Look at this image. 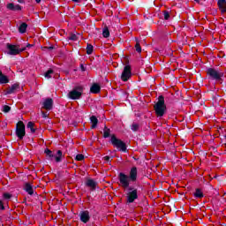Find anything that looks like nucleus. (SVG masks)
<instances>
[{"label": "nucleus", "instance_id": "obj_1", "mask_svg": "<svg viewBox=\"0 0 226 226\" xmlns=\"http://www.w3.org/2000/svg\"><path fill=\"white\" fill-rule=\"evenodd\" d=\"M137 176H138V171H137V167H132L129 172V176L120 172L118 174V180L120 183V186L122 188H128L130 186V182L131 183H135L137 181Z\"/></svg>", "mask_w": 226, "mask_h": 226}, {"label": "nucleus", "instance_id": "obj_2", "mask_svg": "<svg viewBox=\"0 0 226 226\" xmlns=\"http://www.w3.org/2000/svg\"><path fill=\"white\" fill-rule=\"evenodd\" d=\"M154 110L157 117H163L167 112V104H165V97L159 95L157 102L154 105Z\"/></svg>", "mask_w": 226, "mask_h": 226}, {"label": "nucleus", "instance_id": "obj_3", "mask_svg": "<svg viewBox=\"0 0 226 226\" xmlns=\"http://www.w3.org/2000/svg\"><path fill=\"white\" fill-rule=\"evenodd\" d=\"M207 75L208 77V80H215L219 84H223V77H225V73L215 68H208L207 69Z\"/></svg>", "mask_w": 226, "mask_h": 226}, {"label": "nucleus", "instance_id": "obj_4", "mask_svg": "<svg viewBox=\"0 0 226 226\" xmlns=\"http://www.w3.org/2000/svg\"><path fill=\"white\" fill-rule=\"evenodd\" d=\"M110 142L114 147H117V149H119V151H122V153H127L128 148L126 147V143L124 141L117 139L116 135H111Z\"/></svg>", "mask_w": 226, "mask_h": 226}, {"label": "nucleus", "instance_id": "obj_5", "mask_svg": "<svg viewBox=\"0 0 226 226\" xmlns=\"http://www.w3.org/2000/svg\"><path fill=\"white\" fill-rule=\"evenodd\" d=\"M83 93L84 87L76 86L71 92L68 93V98H70V100H80V98H82Z\"/></svg>", "mask_w": 226, "mask_h": 226}, {"label": "nucleus", "instance_id": "obj_6", "mask_svg": "<svg viewBox=\"0 0 226 226\" xmlns=\"http://www.w3.org/2000/svg\"><path fill=\"white\" fill-rule=\"evenodd\" d=\"M16 137H18L19 140H22V139L26 137V124H24L22 121H19L16 124Z\"/></svg>", "mask_w": 226, "mask_h": 226}, {"label": "nucleus", "instance_id": "obj_7", "mask_svg": "<svg viewBox=\"0 0 226 226\" xmlns=\"http://www.w3.org/2000/svg\"><path fill=\"white\" fill-rule=\"evenodd\" d=\"M44 153L49 160H52L53 158H55V161L56 162V163H60V162H62L63 151L57 150L56 152L57 156L54 155L52 151L49 148H45Z\"/></svg>", "mask_w": 226, "mask_h": 226}, {"label": "nucleus", "instance_id": "obj_8", "mask_svg": "<svg viewBox=\"0 0 226 226\" xmlns=\"http://www.w3.org/2000/svg\"><path fill=\"white\" fill-rule=\"evenodd\" d=\"M137 199H139V191L137 189L126 193V204H133Z\"/></svg>", "mask_w": 226, "mask_h": 226}, {"label": "nucleus", "instance_id": "obj_9", "mask_svg": "<svg viewBox=\"0 0 226 226\" xmlns=\"http://www.w3.org/2000/svg\"><path fill=\"white\" fill-rule=\"evenodd\" d=\"M131 78H132V66L125 65L124 67V71L122 72L121 80H123V82H128V80H130Z\"/></svg>", "mask_w": 226, "mask_h": 226}, {"label": "nucleus", "instance_id": "obj_10", "mask_svg": "<svg viewBox=\"0 0 226 226\" xmlns=\"http://www.w3.org/2000/svg\"><path fill=\"white\" fill-rule=\"evenodd\" d=\"M7 49L9 50L8 54H10V56H18V54H20V52H24V50H26V48L19 49V46L10 43L7 44Z\"/></svg>", "mask_w": 226, "mask_h": 226}, {"label": "nucleus", "instance_id": "obj_11", "mask_svg": "<svg viewBox=\"0 0 226 226\" xmlns=\"http://www.w3.org/2000/svg\"><path fill=\"white\" fill-rule=\"evenodd\" d=\"M79 220L83 223H87L91 220V215H89V211L84 210L79 213Z\"/></svg>", "mask_w": 226, "mask_h": 226}, {"label": "nucleus", "instance_id": "obj_12", "mask_svg": "<svg viewBox=\"0 0 226 226\" xmlns=\"http://www.w3.org/2000/svg\"><path fill=\"white\" fill-rule=\"evenodd\" d=\"M45 110H52L54 107V100L52 98H46L42 103Z\"/></svg>", "mask_w": 226, "mask_h": 226}, {"label": "nucleus", "instance_id": "obj_13", "mask_svg": "<svg viewBox=\"0 0 226 226\" xmlns=\"http://www.w3.org/2000/svg\"><path fill=\"white\" fill-rule=\"evenodd\" d=\"M18 89H20V85L15 83L6 89L5 94H14V93H17Z\"/></svg>", "mask_w": 226, "mask_h": 226}, {"label": "nucleus", "instance_id": "obj_14", "mask_svg": "<svg viewBox=\"0 0 226 226\" xmlns=\"http://www.w3.org/2000/svg\"><path fill=\"white\" fill-rule=\"evenodd\" d=\"M6 8L11 11H20L22 10L20 4H15L13 3L7 4Z\"/></svg>", "mask_w": 226, "mask_h": 226}, {"label": "nucleus", "instance_id": "obj_15", "mask_svg": "<svg viewBox=\"0 0 226 226\" xmlns=\"http://www.w3.org/2000/svg\"><path fill=\"white\" fill-rule=\"evenodd\" d=\"M97 185H98V184H97L96 181H94V179H92V178L87 179L86 186H87L88 188H91V190H92L93 192H94V190H96Z\"/></svg>", "mask_w": 226, "mask_h": 226}, {"label": "nucleus", "instance_id": "obj_16", "mask_svg": "<svg viewBox=\"0 0 226 226\" xmlns=\"http://www.w3.org/2000/svg\"><path fill=\"white\" fill-rule=\"evenodd\" d=\"M23 190L28 193V195H34V189L33 188V185L29 183H26L24 185Z\"/></svg>", "mask_w": 226, "mask_h": 226}, {"label": "nucleus", "instance_id": "obj_17", "mask_svg": "<svg viewBox=\"0 0 226 226\" xmlns=\"http://www.w3.org/2000/svg\"><path fill=\"white\" fill-rule=\"evenodd\" d=\"M100 91H102V87H100L98 83H94L90 87V93H92V94H98Z\"/></svg>", "mask_w": 226, "mask_h": 226}, {"label": "nucleus", "instance_id": "obj_18", "mask_svg": "<svg viewBox=\"0 0 226 226\" xmlns=\"http://www.w3.org/2000/svg\"><path fill=\"white\" fill-rule=\"evenodd\" d=\"M217 4L221 12L226 13V0H218Z\"/></svg>", "mask_w": 226, "mask_h": 226}, {"label": "nucleus", "instance_id": "obj_19", "mask_svg": "<svg viewBox=\"0 0 226 226\" xmlns=\"http://www.w3.org/2000/svg\"><path fill=\"white\" fill-rule=\"evenodd\" d=\"M10 82V79H8V76L3 74V72L0 71V84H8Z\"/></svg>", "mask_w": 226, "mask_h": 226}, {"label": "nucleus", "instance_id": "obj_20", "mask_svg": "<svg viewBox=\"0 0 226 226\" xmlns=\"http://www.w3.org/2000/svg\"><path fill=\"white\" fill-rule=\"evenodd\" d=\"M90 121L92 123L91 130H94V128L98 126V118L96 117V116H92L90 117Z\"/></svg>", "mask_w": 226, "mask_h": 226}, {"label": "nucleus", "instance_id": "obj_21", "mask_svg": "<svg viewBox=\"0 0 226 226\" xmlns=\"http://www.w3.org/2000/svg\"><path fill=\"white\" fill-rule=\"evenodd\" d=\"M196 199H202L204 197V192L200 188H196L195 192L193 193Z\"/></svg>", "mask_w": 226, "mask_h": 226}, {"label": "nucleus", "instance_id": "obj_22", "mask_svg": "<svg viewBox=\"0 0 226 226\" xmlns=\"http://www.w3.org/2000/svg\"><path fill=\"white\" fill-rule=\"evenodd\" d=\"M26 128H28L31 131V133L36 132V129L34 128V122H28L26 124Z\"/></svg>", "mask_w": 226, "mask_h": 226}, {"label": "nucleus", "instance_id": "obj_23", "mask_svg": "<svg viewBox=\"0 0 226 226\" xmlns=\"http://www.w3.org/2000/svg\"><path fill=\"white\" fill-rule=\"evenodd\" d=\"M19 31L21 34H24V33H26L27 31L26 23H22L19 27Z\"/></svg>", "mask_w": 226, "mask_h": 226}, {"label": "nucleus", "instance_id": "obj_24", "mask_svg": "<svg viewBox=\"0 0 226 226\" xmlns=\"http://www.w3.org/2000/svg\"><path fill=\"white\" fill-rule=\"evenodd\" d=\"M109 137H110V129L105 125L103 129V138L109 139Z\"/></svg>", "mask_w": 226, "mask_h": 226}, {"label": "nucleus", "instance_id": "obj_25", "mask_svg": "<svg viewBox=\"0 0 226 226\" xmlns=\"http://www.w3.org/2000/svg\"><path fill=\"white\" fill-rule=\"evenodd\" d=\"M132 132H139L140 130V124L132 123L131 125Z\"/></svg>", "mask_w": 226, "mask_h": 226}, {"label": "nucleus", "instance_id": "obj_26", "mask_svg": "<svg viewBox=\"0 0 226 226\" xmlns=\"http://www.w3.org/2000/svg\"><path fill=\"white\" fill-rule=\"evenodd\" d=\"M102 36L103 38H109L110 36V31H109V27L105 26L102 30Z\"/></svg>", "mask_w": 226, "mask_h": 226}, {"label": "nucleus", "instance_id": "obj_27", "mask_svg": "<svg viewBox=\"0 0 226 226\" xmlns=\"http://www.w3.org/2000/svg\"><path fill=\"white\" fill-rule=\"evenodd\" d=\"M94 49V48L93 47L92 44L87 43V56H91V54H93Z\"/></svg>", "mask_w": 226, "mask_h": 226}, {"label": "nucleus", "instance_id": "obj_28", "mask_svg": "<svg viewBox=\"0 0 226 226\" xmlns=\"http://www.w3.org/2000/svg\"><path fill=\"white\" fill-rule=\"evenodd\" d=\"M52 73H54V70L52 69H49L45 73H44V77L46 79H52Z\"/></svg>", "mask_w": 226, "mask_h": 226}, {"label": "nucleus", "instance_id": "obj_29", "mask_svg": "<svg viewBox=\"0 0 226 226\" xmlns=\"http://www.w3.org/2000/svg\"><path fill=\"white\" fill-rule=\"evenodd\" d=\"M162 13L164 15V20H169V19H170V11H163Z\"/></svg>", "mask_w": 226, "mask_h": 226}, {"label": "nucleus", "instance_id": "obj_30", "mask_svg": "<svg viewBox=\"0 0 226 226\" xmlns=\"http://www.w3.org/2000/svg\"><path fill=\"white\" fill-rule=\"evenodd\" d=\"M68 40H71L72 41H77L79 37H77V34H71V35L68 37Z\"/></svg>", "mask_w": 226, "mask_h": 226}, {"label": "nucleus", "instance_id": "obj_31", "mask_svg": "<svg viewBox=\"0 0 226 226\" xmlns=\"http://www.w3.org/2000/svg\"><path fill=\"white\" fill-rule=\"evenodd\" d=\"M135 49H136V52H138L139 54L142 52V47H140V43L139 41L136 42Z\"/></svg>", "mask_w": 226, "mask_h": 226}, {"label": "nucleus", "instance_id": "obj_32", "mask_svg": "<svg viewBox=\"0 0 226 226\" xmlns=\"http://www.w3.org/2000/svg\"><path fill=\"white\" fill-rule=\"evenodd\" d=\"M75 160L77 162H82V160H84V154H77L76 157H75Z\"/></svg>", "mask_w": 226, "mask_h": 226}, {"label": "nucleus", "instance_id": "obj_33", "mask_svg": "<svg viewBox=\"0 0 226 226\" xmlns=\"http://www.w3.org/2000/svg\"><path fill=\"white\" fill-rule=\"evenodd\" d=\"M4 199L5 200H10V199H11L12 195L10 194V192H4V195H3Z\"/></svg>", "mask_w": 226, "mask_h": 226}, {"label": "nucleus", "instance_id": "obj_34", "mask_svg": "<svg viewBox=\"0 0 226 226\" xmlns=\"http://www.w3.org/2000/svg\"><path fill=\"white\" fill-rule=\"evenodd\" d=\"M10 110H11V107H10L8 105L4 106L3 112H4L5 114H8V112H10Z\"/></svg>", "mask_w": 226, "mask_h": 226}, {"label": "nucleus", "instance_id": "obj_35", "mask_svg": "<svg viewBox=\"0 0 226 226\" xmlns=\"http://www.w3.org/2000/svg\"><path fill=\"white\" fill-rule=\"evenodd\" d=\"M0 209L2 211H4L5 207H4V203L0 200Z\"/></svg>", "mask_w": 226, "mask_h": 226}, {"label": "nucleus", "instance_id": "obj_36", "mask_svg": "<svg viewBox=\"0 0 226 226\" xmlns=\"http://www.w3.org/2000/svg\"><path fill=\"white\" fill-rule=\"evenodd\" d=\"M41 116L44 119H46V117H49V114H47V112H41Z\"/></svg>", "mask_w": 226, "mask_h": 226}, {"label": "nucleus", "instance_id": "obj_37", "mask_svg": "<svg viewBox=\"0 0 226 226\" xmlns=\"http://www.w3.org/2000/svg\"><path fill=\"white\" fill-rule=\"evenodd\" d=\"M125 188H127L128 192H133V190H136L133 186H130V185Z\"/></svg>", "mask_w": 226, "mask_h": 226}, {"label": "nucleus", "instance_id": "obj_38", "mask_svg": "<svg viewBox=\"0 0 226 226\" xmlns=\"http://www.w3.org/2000/svg\"><path fill=\"white\" fill-rule=\"evenodd\" d=\"M103 160H105V162H110V156L106 155L103 157Z\"/></svg>", "mask_w": 226, "mask_h": 226}, {"label": "nucleus", "instance_id": "obj_39", "mask_svg": "<svg viewBox=\"0 0 226 226\" xmlns=\"http://www.w3.org/2000/svg\"><path fill=\"white\" fill-rule=\"evenodd\" d=\"M18 3H19L20 4H24V3H26V0H18Z\"/></svg>", "mask_w": 226, "mask_h": 226}, {"label": "nucleus", "instance_id": "obj_40", "mask_svg": "<svg viewBox=\"0 0 226 226\" xmlns=\"http://www.w3.org/2000/svg\"><path fill=\"white\" fill-rule=\"evenodd\" d=\"M48 50H54V46H49Z\"/></svg>", "mask_w": 226, "mask_h": 226}, {"label": "nucleus", "instance_id": "obj_41", "mask_svg": "<svg viewBox=\"0 0 226 226\" xmlns=\"http://www.w3.org/2000/svg\"><path fill=\"white\" fill-rule=\"evenodd\" d=\"M72 3H81L82 2V0H72Z\"/></svg>", "mask_w": 226, "mask_h": 226}, {"label": "nucleus", "instance_id": "obj_42", "mask_svg": "<svg viewBox=\"0 0 226 226\" xmlns=\"http://www.w3.org/2000/svg\"><path fill=\"white\" fill-rule=\"evenodd\" d=\"M81 71H82V72H86V67H84L83 64H81Z\"/></svg>", "mask_w": 226, "mask_h": 226}, {"label": "nucleus", "instance_id": "obj_43", "mask_svg": "<svg viewBox=\"0 0 226 226\" xmlns=\"http://www.w3.org/2000/svg\"><path fill=\"white\" fill-rule=\"evenodd\" d=\"M41 50L45 51V50H49V49H48V47L46 46V47H42Z\"/></svg>", "mask_w": 226, "mask_h": 226}, {"label": "nucleus", "instance_id": "obj_44", "mask_svg": "<svg viewBox=\"0 0 226 226\" xmlns=\"http://www.w3.org/2000/svg\"><path fill=\"white\" fill-rule=\"evenodd\" d=\"M35 3H37V4H40L41 3V0H35Z\"/></svg>", "mask_w": 226, "mask_h": 226}, {"label": "nucleus", "instance_id": "obj_45", "mask_svg": "<svg viewBox=\"0 0 226 226\" xmlns=\"http://www.w3.org/2000/svg\"><path fill=\"white\" fill-rule=\"evenodd\" d=\"M26 47H34L33 44H27Z\"/></svg>", "mask_w": 226, "mask_h": 226}, {"label": "nucleus", "instance_id": "obj_46", "mask_svg": "<svg viewBox=\"0 0 226 226\" xmlns=\"http://www.w3.org/2000/svg\"><path fill=\"white\" fill-rule=\"evenodd\" d=\"M195 1V3H200V0H194Z\"/></svg>", "mask_w": 226, "mask_h": 226}]
</instances>
